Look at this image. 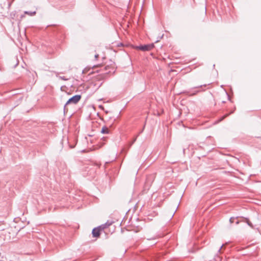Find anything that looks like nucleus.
I'll return each instance as SVG.
<instances>
[{"label":"nucleus","mask_w":261,"mask_h":261,"mask_svg":"<svg viewBox=\"0 0 261 261\" xmlns=\"http://www.w3.org/2000/svg\"><path fill=\"white\" fill-rule=\"evenodd\" d=\"M223 244H222V245L221 246V247L219 248V250H218V252H221V249H222V247H223Z\"/></svg>","instance_id":"obj_14"},{"label":"nucleus","mask_w":261,"mask_h":261,"mask_svg":"<svg viewBox=\"0 0 261 261\" xmlns=\"http://www.w3.org/2000/svg\"><path fill=\"white\" fill-rule=\"evenodd\" d=\"M115 69V66L114 63L107 65L105 67V70L106 71L105 73L109 74L111 73H114Z\"/></svg>","instance_id":"obj_3"},{"label":"nucleus","mask_w":261,"mask_h":261,"mask_svg":"<svg viewBox=\"0 0 261 261\" xmlns=\"http://www.w3.org/2000/svg\"><path fill=\"white\" fill-rule=\"evenodd\" d=\"M244 222H245L251 228H253V224L250 222V221L249 220L248 218H245Z\"/></svg>","instance_id":"obj_9"},{"label":"nucleus","mask_w":261,"mask_h":261,"mask_svg":"<svg viewBox=\"0 0 261 261\" xmlns=\"http://www.w3.org/2000/svg\"><path fill=\"white\" fill-rule=\"evenodd\" d=\"M236 224H238L239 223V222L238 221H237L236 222Z\"/></svg>","instance_id":"obj_19"},{"label":"nucleus","mask_w":261,"mask_h":261,"mask_svg":"<svg viewBox=\"0 0 261 261\" xmlns=\"http://www.w3.org/2000/svg\"><path fill=\"white\" fill-rule=\"evenodd\" d=\"M101 133L102 134H109V129L107 126H103L101 128Z\"/></svg>","instance_id":"obj_6"},{"label":"nucleus","mask_w":261,"mask_h":261,"mask_svg":"<svg viewBox=\"0 0 261 261\" xmlns=\"http://www.w3.org/2000/svg\"><path fill=\"white\" fill-rule=\"evenodd\" d=\"M137 138V136L136 138H135L134 139V140H133V141H132V142H133V143H135V142L136 141Z\"/></svg>","instance_id":"obj_15"},{"label":"nucleus","mask_w":261,"mask_h":261,"mask_svg":"<svg viewBox=\"0 0 261 261\" xmlns=\"http://www.w3.org/2000/svg\"><path fill=\"white\" fill-rule=\"evenodd\" d=\"M154 47L153 43L141 45L140 46H136V48L142 51H149L151 50Z\"/></svg>","instance_id":"obj_2"},{"label":"nucleus","mask_w":261,"mask_h":261,"mask_svg":"<svg viewBox=\"0 0 261 261\" xmlns=\"http://www.w3.org/2000/svg\"><path fill=\"white\" fill-rule=\"evenodd\" d=\"M229 114H226L224 116H223V117H222V118L220 119V120H219L220 121H222V120H223L225 117H226L227 116H228Z\"/></svg>","instance_id":"obj_12"},{"label":"nucleus","mask_w":261,"mask_h":261,"mask_svg":"<svg viewBox=\"0 0 261 261\" xmlns=\"http://www.w3.org/2000/svg\"><path fill=\"white\" fill-rule=\"evenodd\" d=\"M203 86L205 87L206 85H200L199 86L196 87L194 88L193 89H192V90L193 91V93H191L190 91H188V92H187V94L190 96L194 95L200 91V90H196V89H199Z\"/></svg>","instance_id":"obj_4"},{"label":"nucleus","mask_w":261,"mask_h":261,"mask_svg":"<svg viewBox=\"0 0 261 261\" xmlns=\"http://www.w3.org/2000/svg\"><path fill=\"white\" fill-rule=\"evenodd\" d=\"M24 14L29 15L30 16H34L36 14V12L35 11H24Z\"/></svg>","instance_id":"obj_8"},{"label":"nucleus","mask_w":261,"mask_h":261,"mask_svg":"<svg viewBox=\"0 0 261 261\" xmlns=\"http://www.w3.org/2000/svg\"><path fill=\"white\" fill-rule=\"evenodd\" d=\"M81 99V95H75L70 98L66 102L64 106V113H67L68 111V108L67 107L68 105L70 104H76L78 103V102Z\"/></svg>","instance_id":"obj_1"},{"label":"nucleus","mask_w":261,"mask_h":261,"mask_svg":"<svg viewBox=\"0 0 261 261\" xmlns=\"http://www.w3.org/2000/svg\"><path fill=\"white\" fill-rule=\"evenodd\" d=\"M134 143H133V142H131L130 143H129V147H130Z\"/></svg>","instance_id":"obj_16"},{"label":"nucleus","mask_w":261,"mask_h":261,"mask_svg":"<svg viewBox=\"0 0 261 261\" xmlns=\"http://www.w3.org/2000/svg\"><path fill=\"white\" fill-rule=\"evenodd\" d=\"M87 71H88V69L87 68H85L83 70L82 72H83V73H86Z\"/></svg>","instance_id":"obj_13"},{"label":"nucleus","mask_w":261,"mask_h":261,"mask_svg":"<svg viewBox=\"0 0 261 261\" xmlns=\"http://www.w3.org/2000/svg\"><path fill=\"white\" fill-rule=\"evenodd\" d=\"M111 225V223H109L108 222H107L106 223L99 226V228H100L101 229H104L105 228L109 227Z\"/></svg>","instance_id":"obj_7"},{"label":"nucleus","mask_w":261,"mask_h":261,"mask_svg":"<svg viewBox=\"0 0 261 261\" xmlns=\"http://www.w3.org/2000/svg\"><path fill=\"white\" fill-rule=\"evenodd\" d=\"M101 229L99 226L93 229L92 233L94 237H98L100 235V230Z\"/></svg>","instance_id":"obj_5"},{"label":"nucleus","mask_w":261,"mask_h":261,"mask_svg":"<svg viewBox=\"0 0 261 261\" xmlns=\"http://www.w3.org/2000/svg\"><path fill=\"white\" fill-rule=\"evenodd\" d=\"M98 57V55L97 54V55H95V59H97Z\"/></svg>","instance_id":"obj_18"},{"label":"nucleus","mask_w":261,"mask_h":261,"mask_svg":"<svg viewBox=\"0 0 261 261\" xmlns=\"http://www.w3.org/2000/svg\"><path fill=\"white\" fill-rule=\"evenodd\" d=\"M134 143H133V142H131L130 143H129V147H130Z\"/></svg>","instance_id":"obj_17"},{"label":"nucleus","mask_w":261,"mask_h":261,"mask_svg":"<svg viewBox=\"0 0 261 261\" xmlns=\"http://www.w3.org/2000/svg\"><path fill=\"white\" fill-rule=\"evenodd\" d=\"M59 79L64 80V81H67L68 80V79L66 78L65 76H59Z\"/></svg>","instance_id":"obj_11"},{"label":"nucleus","mask_w":261,"mask_h":261,"mask_svg":"<svg viewBox=\"0 0 261 261\" xmlns=\"http://www.w3.org/2000/svg\"><path fill=\"white\" fill-rule=\"evenodd\" d=\"M235 218L234 217H231L229 219V222L230 223H232L234 222Z\"/></svg>","instance_id":"obj_10"}]
</instances>
